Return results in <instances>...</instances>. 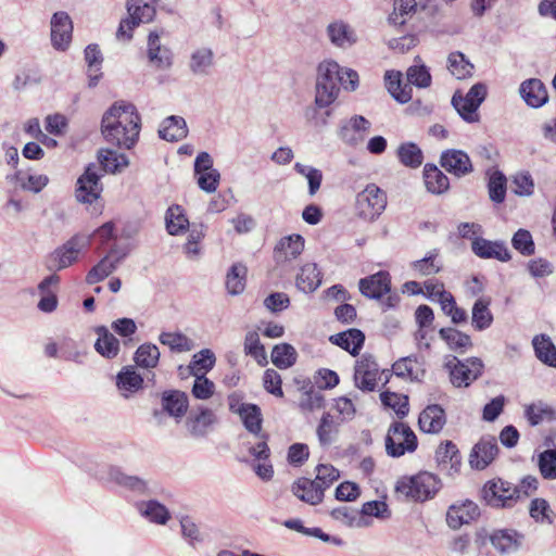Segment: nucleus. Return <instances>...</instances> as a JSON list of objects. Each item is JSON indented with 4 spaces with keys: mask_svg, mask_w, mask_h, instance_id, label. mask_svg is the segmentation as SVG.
<instances>
[{
    "mask_svg": "<svg viewBox=\"0 0 556 556\" xmlns=\"http://www.w3.org/2000/svg\"><path fill=\"white\" fill-rule=\"evenodd\" d=\"M141 118L136 106L126 101L114 102L103 114L101 132L109 143L131 149L139 139Z\"/></svg>",
    "mask_w": 556,
    "mask_h": 556,
    "instance_id": "nucleus-1",
    "label": "nucleus"
},
{
    "mask_svg": "<svg viewBox=\"0 0 556 556\" xmlns=\"http://www.w3.org/2000/svg\"><path fill=\"white\" fill-rule=\"evenodd\" d=\"M340 65L334 61H324L318 65L315 88V105L325 109L331 105L340 92Z\"/></svg>",
    "mask_w": 556,
    "mask_h": 556,
    "instance_id": "nucleus-2",
    "label": "nucleus"
},
{
    "mask_svg": "<svg viewBox=\"0 0 556 556\" xmlns=\"http://www.w3.org/2000/svg\"><path fill=\"white\" fill-rule=\"evenodd\" d=\"M442 483L438 476L421 471L412 477H404L397 481L395 490L400 495L416 502L432 498L441 489Z\"/></svg>",
    "mask_w": 556,
    "mask_h": 556,
    "instance_id": "nucleus-3",
    "label": "nucleus"
},
{
    "mask_svg": "<svg viewBox=\"0 0 556 556\" xmlns=\"http://www.w3.org/2000/svg\"><path fill=\"white\" fill-rule=\"evenodd\" d=\"M90 236L75 235L51 252L46 261L50 271H59L72 266L78 261L79 254L90 245Z\"/></svg>",
    "mask_w": 556,
    "mask_h": 556,
    "instance_id": "nucleus-4",
    "label": "nucleus"
},
{
    "mask_svg": "<svg viewBox=\"0 0 556 556\" xmlns=\"http://www.w3.org/2000/svg\"><path fill=\"white\" fill-rule=\"evenodd\" d=\"M444 367L447 369L450 381L455 388H468L482 375L483 363L478 357L460 361L451 355L446 357Z\"/></svg>",
    "mask_w": 556,
    "mask_h": 556,
    "instance_id": "nucleus-5",
    "label": "nucleus"
},
{
    "mask_svg": "<svg viewBox=\"0 0 556 556\" xmlns=\"http://www.w3.org/2000/svg\"><path fill=\"white\" fill-rule=\"evenodd\" d=\"M418 440L412 428L401 421L390 425L386 437V452L393 458H399L406 453L417 450Z\"/></svg>",
    "mask_w": 556,
    "mask_h": 556,
    "instance_id": "nucleus-6",
    "label": "nucleus"
},
{
    "mask_svg": "<svg viewBox=\"0 0 556 556\" xmlns=\"http://www.w3.org/2000/svg\"><path fill=\"white\" fill-rule=\"evenodd\" d=\"M485 97L486 86L483 83H477L465 96L456 91L452 97V105L465 122L477 123L480 119L478 109Z\"/></svg>",
    "mask_w": 556,
    "mask_h": 556,
    "instance_id": "nucleus-7",
    "label": "nucleus"
},
{
    "mask_svg": "<svg viewBox=\"0 0 556 556\" xmlns=\"http://www.w3.org/2000/svg\"><path fill=\"white\" fill-rule=\"evenodd\" d=\"M387 193L376 184H369L356 197L358 215L366 220L378 218L387 207Z\"/></svg>",
    "mask_w": 556,
    "mask_h": 556,
    "instance_id": "nucleus-8",
    "label": "nucleus"
},
{
    "mask_svg": "<svg viewBox=\"0 0 556 556\" xmlns=\"http://www.w3.org/2000/svg\"><path fill=\"white\" fill-rule=\"evenodd\" d=\"M129 17L121 21L116 36L130 40L132 29L141 23H149L155 16V8L143 0H127L126 3Z\"/></svg>",
    "mask_w": 556,
    "mask_h": 556,
    "instance_id": "nucleus-9",
    "label": "nucleus"
},
{
    "mask_svg": "<svg viewBox=\"0 0 556 556\" xmlns=\"http://www.w3.org/2000/svg\"><path fill=\"white\" fill-rule=\"evenodd\" d=\"M482 497L492 507L507 508L513 507L520 500V490L498 479L484 484Z\"/></svg>",
    "mask_w": 556,
    "mask_h": 556,
    "instance_id": "nucleus-10",
    "label": "nucleus"
},
{
    "mask_svg": "<svg viewBox=\"0 0 556 556\" xmlns=\"http://www.w3.org/2000/svg\"><path fill=\"white\" fill-rule=\"evenodd\" d=\"M189 407L188 395L180 390H165L161 394V409L153 410V417L161 422L164 415L180 422Z\"/></svg>",
    "mask_w": 556,
    "mask_h": 556,
    "instance_id": "nucleus-11",
    "label": "nucleus"
},
{
    "mask_svg": "<svg viewBox=\"0 0 556 556\" xmlns=\"http://www.w3.org/2000/svg\"><path fill=\"white\" fill-rule=\"evenodd\" d=\"M74 25L71 16L65 11H58L50 20V40L54 50L65 52L73 39Z\"/></svg>",
    "mask_w": 556,
    "mask_h": 556,
    "instance_id": "nucleus-12",
    "label": "nucleus"
},
{
    "mask_svg": "<svg viewBox=\"0 0 556 556\" xmlns=\"http://www.w3.org/2000/svg\"><path fill=\"white\" fill-rule=\"evenodd\" d=\"M304 238L293 233L282 237L275 245L273 258L277 267L285 269L298 258L304 250Z\"/></svg>",
    "mask_w": 556,
    "mask_h": 556,
    "instance_id": "nucleus-13",
    "label": "nucleus"
},
{
    "mask_svg": "<svg viewBox=\"0 0 556 556\" xmlns=\"http://www.w3.org/2000/svg\"><path fill=\"white\" fill-rule=\"evenodd\" d=\"M96 165L87 166L85 173L78 178L75 195L78 202L91 204L102 192V184Z\"/></svg>",
    "mask_w": 556,
    "mask_h": 556,
    "instance_id": "nucleus-14",
    "label": "nucleus"
},
{
    "mask_svg": "<svg viewBox=\"0 0 556 556\" xmlns=\"http://www.w3.org/2000/svg\"><path fill=\"white\" fill-rule=\"evenodd\" d=\"M216 421L217 417L211 408L200 406L198 410L189 413L185 426L190 437L201 439L208 434Z\"/></svg>",
    "mask_w": 556,
    "mask_h": 556,
    "instance_id": "nucleus-15",
    "label": "nucleus"
},
{
    "mask_svg": "<svg viewBox=\"0 0 556 556\" xmlns=\"http://www.w3.org/2000/svg\"><path fill=\"white\" fill-rule=\"evenodd\" d=\"M497 453L496 439L492 435L482 437L469 454V465L472 469L483 470L494 460Z\"/></svg>",
    "mask_w": 556,
    "mask_h": 556,
    "instance_id": "nucleus-16",
    "label": "nucleus"
},
{
    "mask_svg": "<svg viewBox=\"0 0 556 556\" xmlns=\"http://www.w3.org/2000/svg\"><path fill=\"white\" fill-rule=\"evenodd\" d=\"M440 165L450 174L460 178L473 170L469 155L458 149H448L441 153Z\"/></svg>",
    "mask_w": 556,
    "mask_h": 556,
    "instance_id": "nucleus-17",
    "label": "nucleus"
},
{
    "mask_svg": "<svg viewBox=\"0 0 556 556\" xmlns=\"http://www.w3.org/2000/svg\"><path fill=\"white\" fill-rule=\"evenodd\" d=\"M117 253V248L112 247L109 253L102 257L87 274L86 282L88 285H94L106 277H109L121 264V262L128 255L127 250H123L121 255L113 260V255Z\"/></svg>",
    "mask_w": 556,
    "mask_h": 556,
    "instance_id": "nucleus-18",
    "label": "nucleus"
},
{
    "mask_svg": "<svg viewBox=\"0 0 556 556\" xmlns=\"http://www.w3.org/2000/svg\"><path fill=\"white\" fill-rule=\"evenodd\" d=\"M361 293L368 299H381L391 291V276L386 270L362 278L358 282Z\"/></svg>",
    "mask_w": 556,
    "mask_h": 556,
    "instance_id": "nucleus-19",
    "label": "nucleus"
},
{
    "mask_svg": "<svg viewBox=\"0 0 556 556\" xmlns=\"http://www.w3.org/2000/svg\"><path fill=\"white\" fill-rule=\"evenodd\" d=\"M480 515L479 507L476 503L466 500L460 504H453L448 507L446 514V522L450 528L458 529L463 525H467L478 518Z\"/></svg>",
    "mask_w": 556,
    "mask_h": 556,
    "instance_id": "nucleus-20",
    "label": "nucleus"
},
{
    "mask_svg": "<svg viewBox=\"0 0 556 556\" xmlns=\"http://www.w3.org/2000/svg\"><path fill=\"white\" fill-rule=\"evenodd\" d=\"M471 250L480 258H495L501 262H508L511 258V254L503 241L475 238L471 242Z\"/></svg>",
    "mask_w": 556,
    "mask_h": 556,
    "instance_id": "nucleus-21",
    "label": "nucleus"
},
{
    "mask_svg": "<svg viewBox=\"0 0 556 556\" xmlns=\"http://www.w3.org/2000/svg\"><path fill=\"white\" fill-rule=\"evenodd\" d=\"M147 55L149 62L159 70H167L173 64V53L161 45L160 35L151 31L148 36Z\"/></svg>",
    "mask_w": 556,
    "mask_h": 556,
    "instance_id": "nucleus-22",
    "label": "nucleus"
},
{
    "mask_svg": "<svg viewBox=\"0 0 556 556\" xmlns=\"http://www.w3.org/2000/svg\"><path fill=\"white\" fill-rule=\"evenodd\" d=\"M446 424V414L438 404L428 405L418 418V426L422 432L439 433Z\"/></svg>",
    "mask_w": 556,
    "mask_h": 556,
    "instance_id": "nucleus-23",
    "label": "nucleus"
},
{
    "mask_svg": "<svg viewBox=\"0 0 556 556\" xmlns=\"http://www.w3.org/2000/svg\"><path fill=\"white\" fill-rule=\"evenodd\" d=\"M519 91L529 106L538 109L548 101L547 89L539 78H530L522 81Z\"/></svg>",
    "mask_w": 556,
    "mask_h": 556,
    "instance_id": "nucleus-24",
    "label": "nucleus"
},
{
    "mask_svg": "<svg viewBox=\"0 0 556 556\" xmlns=\"http://www.w3.org/2000/svg\"><path fill=\"white\" fill-rule=\"evenodd\" d=\"M108 480L131 492L143 495L149 492L148 482L137 476L126 475L119 467L110 466L106 469Z\"/></svg>",
    "mask_w": 556,
    "mask_h": 556,
    "instance_id": "nucleus-25",
    "label": "nucleus"
},
{
    "mask_svg": "<svg viewBox=\"0 0 556 556\" xmlns=\"http://www.w3.org/2000/svg\"><path fill=\"white\" fill-rule=\"evenodd\" d=\"M330 42L338 48H350L357 41L355 30L345 22L339 20L327 26Z\"/></svg>",
    "mask_w": 556,
    "mask_h": 556,
    "instance_id": "nucleus-26",
    "label": "nucleus"
},
{
    "mask_svg": "<svg viewBox=\"0 0 556 556\" xmlns=\"http://www.w3.org/2000/svg\"><path fill=\"white\" fill-rule=\"evenodd\" d=\"M293 494L309 505H318L323 502L325 492L318 482L308 478H300L292 485Z\"/></svg>",
    "mask_w": 556,
    "mask_h": 556,
    "instance_id": "nucleus-27",
    "label": "nucleus"
},
{
    "mask_svg": "<svg viewBox=\"0 0 556 556\" xmlns=\"http://www.w3.org/2000/svg\"><path fill=\"white\" fill-rule=\"evenodd\" d=\"M330 342L348 351L351 355H358L365 342V334L356 328L333 334Z\"/></svg>",
    "mask_w": 556,
    "mask_h": 556,
    "instance_id": "nucleus-28",
    "label": "nucleus"
},
{
    "mask_svg": "<svg viewBox=\"0 0 556 556\" xmlns=\"http://www.w3.org/2000/svg\"><path fill=\"white\" fill-rule=\"evenodd\" d=\"M323 274L316 263H306L296 275V288L305 293L314 292L321 285Z\"/></svg>",
    "mask_w": 556,
    "mask_h": 556,
    "instance_id": "nucleus-29",
    "label": "nucleus"
},
{
    "mask_svg": "<svg viewBox=\"0 0 556 556\" xmlns=\"http://www.w3.org/2000/svg\"><path fill=\"white\" fill-rule=\"evenodd\" d=\"M522 538L516 530L500 529L490 535V542L498 552L509 553L519 547Z\"/></svg>",
    "mask_w": 556,
    "mask_h": 556,
    "instance_id": "nucleus-30",
    "label": "nucleus"
},
{
    "mask_svg": "<svg viewBox=\"0 0 556 556\" xmlns=\"http://www.w3.org/2000/svg\"><path fill=\"white\" fill-rule=\"evenodd\" d=\"M139 514L152 523L166 525L170 514L166 506L156 500L141 501L136 504Z\"/></svg>",
    "mask_w": 556,
    "mask_h": 556,
    "instance_id": "nucleus-31",
    "label": "nucleus"
},
{
    "mask_svg": "<svg viewBox=\"0 0 556 556\" xmlns=\"http://www.w3.org/2000/svg\"><path fill=\"white\" fill-rule=\"evenodd\" d=\"M159 135L166 141H179L187 137L188 127L185 118L172 115L165 118L159 129Z\"/></svg>",
    "mask_w": 556,
    "mask_h": 556,
    "instance_id": "nucleus-32",
    "label": "nucleus"
},
{
    "mask_svg": "<svg viewBox=\"0 0 556 556\" xmlns=\"http://www.w3.org/2000/svg\"><path fill=\"white\" fill-rule=\"evenodd\" d=\"M96 332L98 339L94 343V350L105 358H115L119 353L118 339L104 326L97 327Z\"/></svg>",
    "mask_w": 556,
    "mask_h": 556,
    "instance_id": "nucleus-33",
    "label": "nucleus"
},
{
    "mask_svg": "<svg viewBox=\"0 0 556 556\" xmlns=\"http://www.w3.org/2000/svg\"><path fill=\"white\" fill-rule=\"evenodd\" d=\"M424 180L427 190L433 194H442L450 188L447 176L434 164L425 165Z\"/></svg>",
    "mask_w": 556,
    "mask_h": 556,
    "instance_id": "nucleus-34",
    "label": "nucleus"
},
{
    "mask_svg": "<svg viewBox=\"0 0 556 556\" xmlns=\"http://www.w3.org/2000/svg\"><path fill=\"white\" fill-rule=\"evenodd\" d=\"M386 86L390 94L400 103H407L412 99V86L402 85V73L387 71L384 75Z\"/></svg>",
    "mask_w": 556,
    "mask_h": 556,
    "instance_id": "nucleus-35",
    "label": "nucleus"
},
{
    "mask_svg": "<svg viewBox=\"0 0 556 556\" xmlns=\"http://www.w3.org/2000/svg\"><path fill=\"white\" fill-rule=\"evenodd\" d=\"M532 345L534 354L540 362L556 368V346L547 334L541 333L534 336Z\"/></svg>",
    "mask_w": 556,
    "mask_h": 556,
    "instance_id": "nucleus-36",
    "label": "nucleus"
},
{
    "mask_svg": "<svg viewBox=\"0 0 556 556\" xmlns=\"http://www.w3.org/2000/svg\"><path fill=\"white\" fill-rule=\"evenodd\" d=\"M214 65V52L212 49L201 47L192 51L189 61V70L195 76H206Z\"/></svg>",
    "mask_w": 556,
    "mask_h": 556,
    "instance_id": "nucleus-37",
    "label": "nucleus"
},
{
    "mask_svg": "<svg viewBox=\"0 0 556 556\" xmlns=\"http://www.w3.org/2000/svg\"><path fill=\"white\" fill-rule=\"evenodd\" d=\"M525 417L534 427L543 421L556 420V409L544 401H536L525 406Z\"/></svg>",
    "mask_w": 556,
    "mask_h": 556,
    "instance_id": "nucleus-38",
    "label": "nucleus"
},
{
    "mask_svg": "<svg viewBox=\"0 0 556 556\" xmlns=\"http://www.w3.org/2000/svg\"><path fill=\"white\" fill-rule=\"evenodd\" d=\"M491 299L479 298L471 309V325L478 331H483L491 327L493 314L490 309Z\"/></svg>",
    "mask_w": 556,
    "mask_h": 556,
    "instance_id": "nucleus-39",
    "label": "nucleus"
},
{
    "mask_svg": "<svg viewBox=\"0 0 556 556\" xmlns=\"http://www.w3.org/2000/svg\"><path fill=\"white\" fill-rule=\"evenodd\" d=\"M421 358L417 355L402 357L392 365V370L397 377L419 380L425 370L421 369Z\"/></svg>",
    "mask_w": 556,
    "mask_h": 556,
    "instance_id": "nucleus-40",
    "label": "nucleus"
},
{
    "mask_svg": "<svg viewBox=\"0 0 556 556\" xmlns=\"http://www.w3.org/2000/svg\"><path fill=\"white\" fill-rule=\"evenodd\" d=\"M439 336L447 344L450 350L457 353H465L467 350L472 348L470 336L455 328H441L439 330Z\"/></svg>",
    "mask_w": 556,
    "mask_h": 556,
    "instance_id": "nucleus-41",
    "label": "nucleus"
},
{
    "mask_svg": "<svg viewBox=\"0 0 556 556\" xmlns=\"http://www.w3.org/2000/svg\"><path fill=\"white\" fill-rule=\"evenodd\" d=\"M143 378L136 372L132 366H125L116 376V386L125 397L127 393H135L142 388Z\"/></svg>",
    "mask_w": 556,
    "mask_h": 556,
    "instance_id": "nucleus-42",
    "label": "nucleus"
},
{
    "mask_svg": "<svg viewBox=\"0 0 556 556\" xmlns=\"http://www.w3.org/2000/svg\"><path fill=\"white\" fill-rule=\"evenodd\" d=\"M165 224L169 235L179 236L187 230L189 220L180 205H172L166 211Z\"/></svg>",
    "mask_w": 556,
    "mask_h": 556,
    "instance_id": "nucleus-43",
    "label": "nucleus"
},
{
    "mask_svg": "<svg viewBox=\"0 0 556 556\" xmlns=\"http://www.w3.org/2000/svg\"><path fill=\"white\" fill-rule=\"evenodd\" d=\"M98 159L104 172L116 173L127 167L128 157L124 153L111 149H101L98 152Z\"/></svg>",
    "mask_w": 556,
    "mask_h": 556,
    "instance_id": "nucleus-44",
    "label": "nucleus"
},
{
    "mask_svg": "<svg viewBox=\"0 0 556 556\" xmlns=\"http://www.w3.org/2000/svg\"><path fill=\"white\" fill-rule=\"evenodd\" d=\"M247 267L241 263L233 264L226 276V289L229 294L238 295L244 291Z\"/></svg>",
    "mask_w": 556,
    "mask_h": 556,
    "instance_id": "nucleus-45",
    "label": "nucleus"
},
{
    "mask_svg": "<svg viewBox=\"0 0 556 556\" xmlns=\"http://www.w3.org/2000/svg\"><path fill=\"white\" fill-rule=\"evenodd\" d=\"M296 351L289 343H280L271 351V362L279 369H288L296 362Z\"/></svg>",
    "mask_w": 556,
    "mask_h": 556,
    "instance_id": "nucleus-46",
    "label": "nucleus"
},
{
    "mask_svg": "<svg viewBox=\"0 0 556 556\" xmlns=\"http://www.w3.org/2000/svg\"><path fill=\"white\" fill-rule=\"evenodd\" d=\"M447 68L457 79H464L472 75L473 65L464 53L455 51L448 54Z\"/></svg>",
    "mask_w": 556,
    "mask_h": 556,
    "instance_id": "nucleus-47",
    "label": "nucleus"
},
{
    "mask_svg": "<svg viewBox=\"0 0 556 556\" xmlns=\"http://www.w3.org/2000/svg\"><path fill=\"white\" fill-rule=\"evenodd\" d=\"M435 459L440 466H446L450 464V468L455 471H457L460 466L459 451L451 441H446L437 448Z\"/></svg>",
    "mask_w": 556,
    "mask_h": 556,
    "instance_id": "nucleus-48",
    "label": "nucleus"
},
{
    "mask_svg": "<svg viewBox=\"0 0 556 556\" xmlns=\"http://www.w3.org/2000/svg\"><path fill=\"white\" fill-rule=\"evenodd\" d=\"M416 0H394L393 11L388 21L391 25L402 26L416 11Z\"/></svg>",
    "mask_w": 556,
    "mask_h": 556,
    "instance_id": "nucleus-49",
    "label": "nucleus"
},
{
    "mask_svg": "<svg viewBox=\"0 0 556 556\" xmlns=\"http://www.w3.org/2000/svg\"><path fill=\"white\" fill-rule=\"evenodd\" d=\"M159 341L177 353L188 352L193 348V342L181 332H162Z\"/></svg>",
    "mask_w": 556,
    "mask_h": 556,
    "instance_id": "nucleus-50",
    "label": "nucleus"
},
{
    "mask_svg": "<svg viewBox=\"0 0 556 556\" xmlns=\"http://www.w3.org/2000/svg\"><path fill=\"white\" fill-rule=\"evenodd\" d=\"M215 361L214 353L208 349H203L193 355L189 364L190 372L193 376H205V374L214 367Z\"/></svg>",
    "mask_w": 556,
    "mask_h": 556,
    "instance_id": "nucleus-51",
    "label": "nucleus"
},
{
    "mask_svg": "<svg viewBox=\"0 0 556 556\" xmlns=\"http://www.w3.org/2000/svg\"><path fill=\"white\" fill-rule=\"evenodd\" d=\"M244 428L253 433L258 434L262 430V412L261 408L256 404H247L245 408L241 410V414L239 415Z\"/></svg>",
    "mask_w": 556,
    "mask_h": 556,
    "instance_id": "nucleus-52",
    "label": "nucleus"
},
{
    "mask_svg": "<svg viewBox=\"0 0 556 556\" xmlns=\"http://www.w3.org/2000/svg\"><path fill=\"white\" fill-rule=\"evenodd\" d=\"M244 352L247 355L252 356L261 366H265L268 363L265 348L260 341L258 333L255 331L247 333L244 339Z\"/></svg>",
    "mask_w": 556,
    "mask_h": 556,
    "instance_id": "nucleus-53",
    "label": "nucleus"
},
{
    "mask_svg": "<svg viewBox=\"0 0 556 556\" xmlns=\"http://www.w3.org/2000/svg\"><path fill=\"white\" fill-rule=\"evenodd\" d=\"M160 359V351L155 344L144 343L141 344L135 353V362L142 368L156 367Z\"/></svg>",
    "mask_w": 556,
    "mask_h": 556,
    "instance_id": "nucleus-54",
    "label": "nucleus"
},
{
    "mask_svg": "<svg viewBox=\"0 0 556 556\" xmlns=\"http://www.w3.org/2000/svg\"><path fill=\"white\" fill-rule=\"evenodd\" d=\"M507 179L505 175L500 172H493L488 181V191L491 201L494 203H503L506 197Z\"/></svg>",
    "mask_w": 556,
    "mask_h": 556,
    "instance_id": "nucleus-55",
    "label": "nucleus"
},
{
    "mask_svg": "<svg viewBox=\"0 0 556 556\" xmlns=\"http://www.w3.org/2000/svg\"><path fill=\"white\" fill-rule=\"evenodd\" d=\"M397 155L402 164L412 168L419 167L424 161L422 151L413 142L401 144L397 150Z\"/></svg>",
    "mask_w": 556,
    "mask_h": 556,
    "instance_id": "nucleus-56",
    "label": "nucleus"
},
{
    "mask_svg": "<svg viewBox=\"0 0 556 556\" xmlns=\"http://www.w3.org/2000/svg\"><path fill=\"white\" fill-rule=\"evenodd\" d=\"M381 403L392 408L399 418H404L409 412L408 397L394 392H382L380 394Z\"/></svg>",
    "mask_w": 556,
    "mask_h": 556,
    "instance_id": "nucleus-57",
    "label": "nucleus"
},
{
    "mask_svg": "<svg viewBox=\"0 0 556 556\" xmlns=\"http://www.w3.org/2000/svg\"><path fill=\"white\" fill-rule=\"evenodd\" d=\"M511 245L525 256H530L535 252V244L532 236L530 231L526 229H519L515 232L511 238Z\"/></svg>",
    "mask_w": 556,
    "mask_h": 556,
    "instance_id": "nucleus-58",
    "label": "nucleus"
},
{
    "mask_svg": "<svg viewBox=\"0 0 556 556\" xmlns=\"http://www.w3.org/2000/svg\"><path fill=\"white\" fill-rule=\"evenodd\" d=\"M406 77L409 86L414 85L418 88H427L431 84L430 72L424 64L409 66L406 72Z\"/></svg>",
    "mask_w": 556,
    "mask_h": 556,
    "instance_id": "nucleus-59",
    "label": "nucleus"
},
{
    "mask_svg": "<svg viewBox=\"0 0 556 556\" xmlns=\"http://www.w3.org/2000/svg\"><path fill=\"white\" fill-rule=\"evenodd\" d=\"M530 516L536 521V522H553V510L551 509V506L548 502L544 498H534L530 503L529 507Z\"/></svg>",
    "mask_w": 556,
    "mask_h": 556,
    "instance_id": "nucleus-60",
    "label": "nucleus"
},
{
    "mask_svg": "<svg viewBox=\"0 0 556 556\" xmlns=\"http://www.w3.org/2000/svg\"><path fill=\"white\" fill-rule=\"evenodd\" d=\"M337 432L334 421L329 413H325L317 427V437L321 445L327 446L333 442V435Z\"/></svg>",
    "mask_w": 556,
    "mask_h": 556,
    "instance_id": "nucleus-61",
    "label": "nucleus"
},
{
    "mask_svg": "<svg viewBox=\"0 0 556 556\" xmlns=\"http://www.w3.org/2000/svg\"><path fill=\"white\" fill-rule=\"evenodd\" d=\"M539 468L545 479H556V450H546L539 455Z\"/></svg>",
    "mask_w": 556,
    "mask_h": 556,
    "instance_id": "nucleus-62",
    "label": "nucleus"
},
{
    "mask_svg": "<svg viewBox=\"0 0 556 556\" xmlns=\"http://www.w3.org/2000/svg\"><path fill=\"white\" fill-rule=\"evenodd\" d=\"M438 253L431 251L424 258L415 261L412 267L422 276L437 274L441 270V265L435 262Z\"/></svg>",
    "mask_w": 556,
    "mask_h": 556,
    "instance_id": "nucleus-63",
    "label": "nucleus"
},
{
    "mask_svg": "<svg viewBox=\"0 0 556 556\" xmlns=\"http://www.w3.org/2000/svg\"><path fill=\"white\" fill-rule=\"evenodd\" d=\"M316 471L317 475L314 480L318 482L324 492L340 478L339 470L332 465H318Z\"/></svg>",
    "mask_w": 556,
    "mask_h": 556,
    "instance_id": "nucleus-64",
    "label": "nucleus"
}]
</instances>
